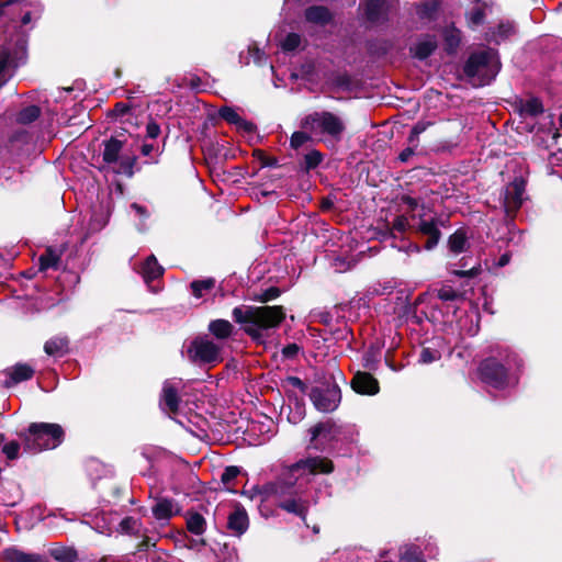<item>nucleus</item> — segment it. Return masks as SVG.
<instances>
[{"mask_svg": "<svg viewBox=\"0 0 562 562\" xmlns=\"http://www.w3.org/2000/svg\"><path fill=\"white\" fill-rule=\"evenodd\" d=\"M280 295V291L277 288L268 289L260 297L261 302H268L277 299Z\"/></svg>", "mask_w": 562, "mask_h": 562, "instance_id": "nucleus-43", "label": "nucleus"}, {"mask_svg": "<svg viewBox=\"0 0 562 562\" xmlns=\"http://www.w3.org/2000/svg\"><path fill=\"white\" fill-rule=\"evenodd\" d=\"M525 192V182L521 179H515L505 190L504 205L507 211L517 210L522 203Z\"/></svg>", "mask_w": 562, "mask_h": 562, "instance_id": "nucleus-11", "label": "nucleus"}, {"mask_svg": "<svg viewBox=\"0 0 562 562\" xmlns=\"http://www.w3.org/2000/svg\"><path fill=\"white\" fill-rule=\"evenodd\" d=\"M440 358V353L437 350L424 348L420 352L419 361L422 363H431Z\"/></svg>", "mask_w": 562, "mask_h": 562, "instance_id": "nucleus-36", "label": "nucleus"}, {"mask_svg": "<svg viewBox=\"0 0 562 562\" xmlns=\"http://www.w3.org/2000/svg\"><path fill=\"white\" fill-rule=\"evenodd\" d=\"M438 297L442 301H454L459 297V294L451 286H442L438 291Z\"/></svg>", "mask_w": 562, "mask_h": 562, "instance_id": "nucleus-39", "label": "nucleus"}, {"mask_svg": "<svg viewBox=\"0 0 562 562\" xmlns=\"http://www.w3.org/2000/svg\"><path fill=\"white\" fill-rule=\"evenodd\" d=\"M302 127L311 134L328 136L331 139L338 140L345 131V123L337 114L321 111L308 114L303 120Z\"/></svg>", "mask_w": 562, "mask_h": 562, "instance_id": "nucleus-5", "label": "nucleus"}, {"mask_svg": "<svg viewBox=\"0 0 562 562\" xmlns=\"http://www.w3.org/2000/svg\"><path fill=\"white\" fill-rule=\"evenodd\" d=\"M385 0H367L366 1V16L368 20L378 21L383 12Z\"/></svg>", "mask_w": 562, "mask_h": 562, "instance_id": "nucleus-24", "label": "nucleus"}, {"mask_svg": "<svg viewBox=\"0 0 562 562\" xmlns=\"http://www.w3.org/2000/svg\"><path fill=\"white\" fill-rule=\"evenodd\" d=\"M501 63L493 49H485L474 53L464 66V74L474 86L490 83L498 74Z\"/></svg>", "mask_w": 562, "mask_h": 562, "instance_id": "nucleus-4", "label": "nucleus"}, {"mask_svg": "<svg viewBox=\"0 0 562 562\" xmlns=\"http://www.w3.org/2000/svg\"><path fill=\"white\" fill-rule=\"evenodd\" d=\"M132 209L135 210V212L137 214H139L140 216H146L147 215V211L145 210V207L134 203L132 204Z\"/></svg>", "mask_w": 562, "mask_h": 562, "instance_id": "nucleus-51", "label": "nucleus"}, {"mask_svg": "<svg viewBox=\"0 0 562 562\" xmlns=\"http://www.w3.org/2000/svg\"><path fill=\"white\" fill-rule=\"evenodd\" d=\"M220 116L224 119L226 122L239 125V123H244V119L229 106H224L220 110Z\"/></svg>", "mask_w": 562, "mask_h": 562, "instance_id": "nucleus-29", "label": "nucleus"}, {"mask_svg": "<svg viewBox=\"0 0 562 562\" xmlns=\"http://www.w3.org/2000/svg\"><path fill=\"white\" fill-rule=\"evenodd\" d=\"M301 44V37L296 33H290L285 36V38L281 42V48L286 52H292L296 49Z\"/></svg>", "mask_w": 562, "mask_h": 562, "instance_id": "nucleus-31", "label": "nucleus"}, {"mask_svg": "<svg viewBox=\"0 0 562 562\" xmlns=\"http://www.w3.org/2000/svg\"><path fill=\"white\" fill-rule=\"evenodd\" d=\"M150 150H151V147H150V146H148V145H144V146H143V153H144L145 155H148Z\"/></svg>", "mask_w": 562, "mask_h": 562, "instance_id": "nucleus-56", "label": "nucleus"}, {"mask_svg": "<svg viewBox=\"0 0 562 562\" xmlns=\"http://www.w3.org/2000/svg\"><path fill=\"white\" fill-rule=\"evenodd\" d=\"M146 133L149 138H156L160 134V127L155 122H149L146 127Z\"/></svg>", "mask_w": 562, "mask_h": 562, "instance_id": "nucleus-44", "label": "nucleus"}, {"mask_svg": "<svg viewBox=\"0 0 562 562\" xmlns=\"http://www.w3.org/2000/svg\"><path fill=\"white\" fill-rule=\"evenodd\" d=\"M325 429V425L324 424H318V425H315L312 429H311V432H312V439H316Z\"/></svg>", "mask_w": 562, "mask_h": 562, "instance_id": "nucleus-50", "label": "nucleus"}, {"mask_svg": "<svg viewBox=\"0 0 562 562\" xmlns=\"http://www.w3.org/2000/svg\"><path fill=\"white\" fill-rule=\"evenodd\" d=\"M59 261V256L50 248H48L43 255L40 257V269L47 270L50 268H56Z\"/></svg>", "mask_w": 562, "mask_h": 562, "instance_id": "nucleus-27", "label": "nucleus"}, {"mask_svg": "<svg viewBox=\"0 0 562 562\" xmlns=\"http://www.w3.org/2000/svg\"><path fill=\"white\" fill-rule=\"evenodd\" d=\"M239 128H243L247 132H252L254 131V125L249 122H247L246 120H244V123H239V125H237Z\"/></svg>", "mask_w": 562, "mask_h": 562, "instance_id": "nucleus-52", "label": "nucleus"}, {"mask_svg": "<svg viewBox=\"0 0 562 562\" xmlns=\"http://www.w3.org/2000/svg\"><path fill=\"white\" fill-rule=\"evenodd\" d=\"M240 473L237 467H227L222 474V482L228 490H231V483L234 481L238 474Z\"/></svg>", "mask_w": 562, "mask_h": 562, "instance_id": "nucleus-34", "label": "nucleus"}, {"mask_svg": "<svg viewBox=\"0 0 562 562\" xmlns=\"http://www.w3.org/2000/svg\"><path fill=\"white\" fill-rule=\"evenodd\" d=\"M290 382L294 386H299V387L303 386V382L299 378H290Z\"/></svg>", "mask_w": 562, "mask_h": 562, "instance_id": "nucleus-55", "label": "nucleus"}, {"mask_svg": "<svg viewBox=\"0 0 562 562\" xmlns=\"http://www.w3.org/2000/svg\"><path fill=\"white\" fill-rule=\"evenodd\" d=\"M411 146H412V147H408V148L404 149V150L400 154L398 158H400V160H401V161H407V160H408V158L414 154V148H415V147H414L413 145H411Z\"/></svg>", "mask_w": 562, "mask_h": 562, "instance_id": "nucleus-47", "label": "nucleus"}, {"mask_svg": "<svg viewBox=\"0 0 562 562\" xmlns=\"http://www.w3.org/2000/svg\"><path fill=\"white\" fill-rule=\"evenodd\" d=\"M430 125L428 122H418L414 125L412 128L411 135L408 137V143L413 145L414 147H417L418 145V136L427 130V127Z\"/></svg>", "mask_w": 562, "mask_h": 562, "instance_id": "nucleus-32", "label": "nucleus"}, {"mask_svg": "<svg viewBox=\"0 0 562 562\" xmlns=\"http://www.w3.org/2000/svg\"><path fill=\"white\" fill-rule=\"evenodd\" d=\"M137 521L133 517H125L120 522V528L124 532H133L136 529Z\"/></svg>", "mask_w": 562, "mask_h": 562, "instance_id": "nucleus-41", "label": "nucleus"}, {"mask_svg": "<svg viewBox=\"0 0 562 562\" xmlns=\"http://www.w3.org/2000/svg\"><path fill=\"white\" fill-rule=\"evenodd\" d=\"M334 470L333 462L324 457H312L302 459L282 469L280 479L266 486V492L277 497V504L288 513L295 514L302 518L307 512L306 502L301 498H284L285 490L292 487L300 479L315 474H327Z\"/></svg>", "mask_w": 562, "mask_h": 562, "instance_id": "nucleus-1", "label": "nucleus"}, {"mask_svg": "<svg viewBox=\"0 0 562 562\" xmlns=\"http://www.w3.org/2000/svg\"><path fill=\"white\" fill-rule=\"evenodd\" d=\"M0 559L4 562H41L42 560L38 554L27 553L15 546L5 548Z\"/></svg>", "mask_w": 562, "mask_h": 562, "instance_id": "nucleus-15", "label": "nucleus"}, {"mask_svg": "<svg viewBox=\"0 0 562 562\" xmlns=\"http://www.w3.org/2000/svg\"><path fill=\"white\" fill-rule=\"evenodd\" d=\"M234 321L254 339L261 337L265 329L274 328L284 319L282 306H239L233 310Z\"/></svg>", "mask_w": 562, "mask_h": 562, "instance_id": "nucleus-2", "label": "nucleus"}, {"mask_svg": "<svg viewBox=\"0 0 562 562\" xmlns=\"http://www.w3.org/2000/svg\"><path fill=\"white\" fill-rule=\"evenodd\" d=\"M351 386L360 394L373 395L379 392L378 381L368 372H358L351 381Z\"/></svg>", "mask_w": 562, "mask_h": 562, "instance_id": "nucleus-12", "label": "nucleus"}, {"mask_svg": "<svg viewBox=\"0 0 562 562\" xmlns=\"http://www.w3.org/2000/svg\"><path fill=\"white\" fill-rule=\"evenodd\" d=\"M439 238H440V232L437 234H434V235H428V239L426 241V248L427 249L434 248L438 244Z\"/></svg>", "mask_w": 562, "mask_h": 562, "instance_id": "nucleus-46", "label": "nucleus"}, {"mask_svg": "<svg viewBox=\"0 0 562 562\" xmlns=\"http://www.w3.org/2000/svg\"><path fill=\"white\" fill-rule=\"evenodd\" d=\"M559 124H560V126H561V128H562V113H561V114H560V116H559Z\"/></svg>", "mask_w": 562, "mask_h": 562, "instance_id": "nucleus-58", "label": "nucleus"}, {"mask_svg": "<svg viewBox=\"0 0 562 562\" xmlns=\"http://www.w3.org/2000/svg\"><path fill=\"white\" fill-rule=\"evenodd\" d=\"M437 47V41L434 36H426L419 40L412 48L414 56L419 59L427 58Z\"/></svg>", "mask_w": 562, "mask_h": 562, "instance_id": "nucleus-18", "label": "nucleus"}, {"mask_svg": "<svg viewBox=\"0 0 562 562\" xmlns=\"http://www.w3.org/2000/svg\"><path fill=\"white\" fill-rule=\"evenodd\" d=\"M522 114L536 116L543 112L542 103L537 98L526 100L520 108Z\"/></svg>", "mask_w": 562, "mask_h": 562, "instance_id": "nucleus-26", "label": "nucleus"}, {"mask_svg": "<svg viewBox=\"0 0 562 562\" xmlns=\"http://www.w3.org/2000/svg\"><path fill=\"white\" fill-rule=\"evenodd\" d=\"M215 286V280L213 278H207L204 280L193 281L190 285L192 294L196 299L203 297L205 294L211 292Z\"/></svg>", "mask_w": 562, "mask_h": 562, "instance_id": "nucleus-23", "label": "nucleus"}, {"mask_svg": "<svg viewBox=\"0 0 562 562\" xmlns=\"http://www.w3.org/2000/svg\"><path fill=\"white\" fill-rule=\"evenodd\" d=\"M401 559L404 562H424L420 550L415 546L405 547L404 551L401 553Z\"/></svg>", "mask_w": 562, "mask_h": 562, "instance_id": "nucleus-28", "label": "nucleus"}, {"mask_svg": "<svg viewBox=\"0 0 562 562\" xmlns=\"http://www.w3.org/2000/svg\"><path fill=\"white\" fill-rule=\"evenodd\" d=\"M40 115V109L35 105L27 106L19 113L18 120L21 123H31Z\"/></svg>", "mask_w": 562, "mask_h": 562, "instance_id": "nucleus-30", "label": "nucleus"}, {"mask_svg": "<svg viewBox=\"0 0 562 562\" xmlns=\"http://www.w3.org/2000/svg\"><path fill=\"white\" fill-rule=\"evenodd\" d=\"M190 352L195 361L210 363L221 360V348L209 339H195Z\"/></svg>", "mask_w": 562, "mask_h": 562, "instance_id": "nucleus-8", "label": "nucleus"}, {"mask_svg": "<svg viewBox=\"0 0 562 562\" xmlns=\"http://www.w3.org/2000/svg\"><path fill=\"white\" fill-rule=\"evenodd\" d=\"M484 20V11L480 8H474L468 14V21L471 25H479Z\"/></svg>", "mask_w": 562, "mask_h": 562, "instance_id": "nucleus-37", "label": "nucleus"}, {"mask_svg": "<svg viewBox=\"0 0 562 562\" xmlns=\"http://www.w3.org/2000/svg\"><path fill=\"white\" fill-rule=\"evenodd\" d=\"M123 143L116 138H111L104 143L103 161L119 175H133L135 159L131 156L121 155Z\"/></svg>", "mask_w": 562, "mask_h": 562, "instance_id": "nucleus-6", "label": "nucleus"}, {"mask_svg": "<svg viewBox=\"0 0 562 562\" xmlns=\"http://www.w3.org/2000/svg\"><path fill=\"white\" fill-rule=\"evenodd\" d=\"M479 272H480V267H473L468 271H454V274L458 277H474V276L479 274Z\"/></svg>", "mask_w": 562, "mask_h": 562, "instance_id": "nucleus-45", "label": "nucleus"}, {"mask_svg": "<svg viewBox=\"0 0 562 562\" xmlns=\"http://www.w3.org/2000/svg\"><path fill=\"white\" fill-rule=\"evenodd\" d=\"M162 272L164 269L155 256H149L142 267V276L147 283L161 277Z\"/></svg>", "mask_w": 562, "mask_h": 562, "instance_id": "nucleus-19", "label": "nucleus"}, {"mask_svg": "<svg viewBox=\"0 0 562 562\" xmlns=\"http://www.w3.org/2000/svg\"><path fill=\"white\" fill-rule=\"evenodd\" d=\"M64 429L58 424L33 423L26 434H21L24 449L37 453L47 449H55L64 440Z\"/></svg>", "mask_w": 562, "mask_h": 562, "instance_id": "nucleus-3", "label": "nucleus"}, {"mask_svg": "<svg viewBox=\"0 0 562 562\" xmlns=\"http://www.w3.org/2000/svg\"><path fill=\"white\" fill-rule=\"evenodd\" d=\"M299 351V347L296 345H289L283 349V355L286 357H293Z\"/></svg>", "mask_w": 562, "mask_h": 562, "instance_id": "nucleus-48", "label": "nucleus"}, {"mask_svg": "<svg viewBox=\"0 0 562 562\" xmlns=\"http://www.w3.org/2000/svg\"><path fill=\"white\" fill-rule=\"evenodd\" d=\"M125 109H126V106H125V105H122V104H120V103H119V104H116V110H117V111H120V112H122V113H123V112L125 111Z\"/></svg>", "mask_w": 562, "mask_h": 562, "instance_id": "nucleus-57", "label": "nucleus"}, {"mask_svg": "<svg viewBox=\"0 0 562 562\" xmlns=\"http://www.w3.org/2000/svg\"><path fill=\"white\" fill-rule=\"evenodd\" d=\"M4 373L9 378V380L5 381V385L12 386L32 379L34 375V369L27 363H16L15 366L8 368Z\"/></svg>", "mask_w": 562, "mask_h": 562, "instance_id": "nucleus-13", "label": "nucleus"}, {"mask_svg": "<svg viewBox=\"0 0 562 562\" xmlns=\"http://www.w3.org/2000/svg\"><path fill=\"white\" fill-rule=\"evenodd\" d=\"M465 245H467V235L461 229L457 231L449 238L450 250L456 254L463 251L465 249Z\"/></svg>", "mask_w": 562, "mask_h": 562, "instance_id": "nucleus-25", "label": "nucleus"}, {"mask_svg": "<svg viewBox=\"0 0 562 562\" xmlns=\"http://www.w3.org/2000/svg\"><path fill=\"white\" fill-rule=\"evenodd\" d=\"M509 262V256L507 254H504L499 260H498V266L499 267H504L506 266L507 263Z\"/></svg>", "mask_w": 562, "mask_h": 562, "instance_id": "nucleus-54", "label": "nucleus"}, {"mask_svg": "<svg viewBox=\"0 0 562 562\" xmlns=\"http://www.w3.org/2000/svg\"><path fill=\"white\" fill-rule=\"evenodd\" d=\"M322 161V155L318 150H312L305 155V164L308 169L315 168Z\"/></svg>", "mask_w": 562, "mask_h": 562, "instance_id": "nucleus-38", "label": "nucleus"}, {"mask_svg": "<svg viewBox=\"0 0 562 562\" xmlns=\"http://www.w3.org/2000/svg\"><path fill=\"white\" fill-rule=\"evenodd\" d=\"M180 381H166L162 386L160 406L164 411L176 414L179 409L180 397L178 395Z\"/></svg>", "mask_w": 562, "mask_h": 562, "instance_id": "nucleus-10", "label": "nucleus"}, {"mask_svg": "<svg viewBox=\"0 0 562 562\" xmlns=\"http://www.w3.org/2000/svg\"><path fill=\"white\" fill-rule=\"evenodd\" d=\"M311 139V136L305 132H294L291 136L290 144L294 149L300 148Z\"/></svg>", "mask_w": 562, "mask_h": 562, "instance_id": "nucleus-35", "label": "nucleus"}, {"mask_svg": "<svg viewBox=\"0 0 562 562\" xmlns=\"http://www.w3.org/2000/svg\"><path fill=\"white\" fill-rule=\"evenodd\" d=\"M334 267L337 272H342L350 268L349 266H346L342 259L339 258L335 260Z\"/></svg>", "mask_w": 562, "mask_h": 562, "instance_id": "nucleus-49", "label": "nucleus"}, {"mask_svg": "<svg viewBox=\"0 0 562 562\" xmlns=\"http://www.w3.org/2000/svg\"><path fill=\"white\" fill-rule=\"evenodd\" d=\"M151 512L157 520H168L179 514L180 508L172 499L158 498L156 504L151 507Z\"/></svg>", "mask_w": 562, "mask_h": 562, "instance_id": "nucleus-14", "label": "nucleus"}, {"mask_svg": "<svg viewBox=\"0 0 562 562\" xmlns=\"http://www.w3.org/2000/svg\"><path fill=\"white\" fill-rule=\"evenodd\" d=\"M480 373L482 380L493 387L499 389L507 383L506 369L494 359L483 361L480 367Z\"/></svg>", "mask_w": 562, "mask_h": 562, "instance_id": "nucleus-7", "label": "nucleus"}, {"mask_svg": "<svg viewBox=\"0 0 562 562\" xmlns=\"http://www.w3.org/2000/svg\"><path fill=\"white\" fill-rule=\"evenodd\" d=\"M233 325L226 319H215L209 325L210 333L218 339H226L233 334Z\"/></svg>", "mask_w": 562, "mask_h": 562, "instance_id": "nucleus-20", "label": "nucleus"}, {"mask_svg": "<svg viewBox=\"0 0 562 562\" xmlns=\"http://www.w3.org/2000/svg\"><path fill=\"white\" fill-rule=\"evenodd\" d=\"M228 529L236 535L244 533L248 528V516L244 508L236 507L228 516Z\"/></svg>", "mask_w": 562, "mask_h": 562, "instance_id": "nucleus-16", "label": "nucleus"}, {"mask_svg": "<svg viewBox=\"0 0 562 562\" xmlns=\"http://www.w3.org/2000/svg\"><path fill=\"white\" fill-rule=\"evenodd\" d=\"M408 226V220L405 216H397L393 222V228L397 232H405Z\"/></svg>", "mask_w": 562, "mask_h": 562, "instance_id": "nucleus-42", "label": "nucleus"}, {"mask_svg": "<svg viewBox=\"0 0 562 562\" xmlns=\"http://www.w3.org/2000/svg\"><path fill=\"white\" fill-rule=\"evenodd\" d=\"M418 229L420 233H423L424 235H427V236L439 233V229L437 228L436 224L432 221L431 222H427V221L422 222L419 224Z\"/></svg>", "mask_w": 562, "mask_h": 562, "instance_id": "nucleus-40", "label": "nucleus"}, {"mask_svg": "<svg viewBox=\"0 0 562 562\" xmlns=\"http://www.w3.org/2000/svg\"><path fill=\"white\" fill-rule=\"evenodd\" d=\"M205 519L199 513H188L187 515V528L194 535H202L205 531Z\"/></svg>", "mask_w": 562, "mask_h": 562, "instance_id": "nucleus-22", "label": "nucleus"}, {"mask_svg": "<svg viewBox=\"0 0 562 562\" xmlns=\"http://www.w3.org/2000/svg\"><path fill=\"white\" fill-rule=\"evenodd\" d=\"M312 401L317 409L322 412H331L337 408L340 402V391L334 387L325 390L315 389L311 394Z\"/></svg>", "mask_w": 562, "mask_h": 562, "instance_id": "nucleus-9", "label": "nucleus"}, {"mask_svg": "<svg viewBox=\"0 0 562 562\" xmlns=\"http://www.w3.org/2000/svg\"><path fill=\"white\" fill-rule=\"evenodd\" d=\"M56 559L65 562H72L75 560V554L72 552H68L65 557L56 555Z\"/></svg>", "mask_w": 562, "mask_h": 562, "instance_id": "nucleus-53", "label": "nucleus"}, {"mask_svg": "<svg viewBox=\"0 0 562 562\" xmlns=\"http://www.w3.org/2000/svg\"><path fill=\"white\" fill-rule=\"evenodd\" d=\"M68 338L56 336L45 342L44 350L48 356L63 357L68 351Z\"/></svg>", "mask_w": 562, "mask_h": 562, "instance_id": "nucleus-17", "label": "nucleus"}, {"mask_svg": "<svg viewBox=\"0 0 562 562\" xmlns=\"http://www.w3.org/2000/svg\"><path fill=\"white\" fill-rule=\"evenodd\" d=\"M307 21L318 24H325L330 19V13L325 7H311L305 11Z\"/></svg>", "mask_w": 562, "mask_h": 562, "instance_id": "nucleus-21", "label": "nucleus"}, {"mask_svg": "<svg viewBox=\"0 0 562 562\" xmlns=\"http://www.w3.org/2000/svg\"><path fill=\"white\" fill-rule=\"evenodd\" d=\"M21 446L18 441H10L2 447V452L8 460H15L19 457Z\"/></svg>", "mask_w": 562, "mask_h": 562, "instance_id": "nucleus-33", "label": "nucleus"}]
</instances>
